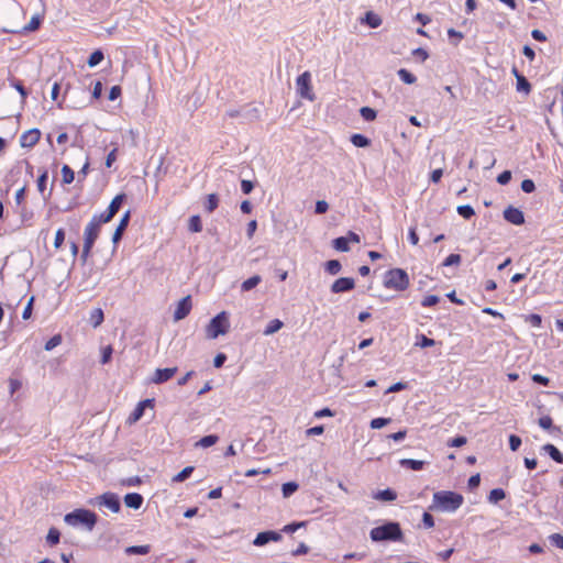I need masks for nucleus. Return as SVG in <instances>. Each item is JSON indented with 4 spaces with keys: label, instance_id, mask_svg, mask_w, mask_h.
<instances>
[{
    "label": "nucleus",
    "instance_id": "nucleus-1",
    "mask_svg": "<svg viewBox=\"0 0 563 563\" xmlns=\"http://www.w3.org/2000/svg\"><path fill=\"white\" fill-rule=\"evenodd\" d=\"M464 501L461 494L451 490H440L433 494L431 510H441L453 512L459 509Z\"/></svg>",
    "mask_w": 563,
    "mask_h": 563
},
{
    "label": "nucleus",
    "instance_id": "nucleus-2",
    "mask_svg": "<svg viewBox=\"0 0 563 563\" xmlns=\"http://www.w3.org/2000/svg\"><path fill=\"white\" fill-rule=\"evenodd\" d=\"M369 537L374 542L401 541L404 533L398 522H387L383 526L373 528L369 531Z\"/></svg>",
    "mask_w": 563,
    "mask_h": 563
},
{
    "label": "nucleus",
    "instance_id": "nucleus-3",
    "mask_svg": "<svg viewBox=\"0 0 563 563\" xmlns=\"http://www.w3.org/2000/svg\"><path fill=\"white\" fill-rule=\"evenodd\" d=\"M64 520L71 527L84 526L87 530L91 531L97 523L98 517L93 511L79 508L65 515Z\"/></svg>",
    "mask_w": 563,
    "mask_h": 563
},
{
    "label": "nucleus",
    "instance_id": "nucleus-4",
    "mask_svg": "<svg viewBox=\"0 0 563 563\" xmlns=\"http://www.w3.org/2000/svg\"><path fill=\"white\" fill-rule=\"evenodd\" d=\"M410 285V279L406 271L401 268H391L385 273L384 287L396 291H404Z\"/></svg>",
    "mask_w": 563,
    "mask_h": 563
},
{
    "label": "nucleus",
    "instance_id": "nucleus-5",
    "mask_svg": "<svg viewBox=\"0 0 563 563\" xmlns=\"http://www.w3.org/2000/svg\"><path fill=\"white\" fill-rule=\"evenodd\" d=\"M230 321L228 313L225 311H221L216 317H213L208 325L206 327V335L210 340L217 339L219 335H224L229 332Z\"/></svg>",
    "mask_w": 563,
    "mask_h": 563
},
{
    "label": "nucleus",
    "instance_id": "nucleus-6",
    "mask_svg": "<svg viewBox=\"0 0 563 563\" xmlns=\"http://www.w3.org/2000/svg\"><path fill=\"white\" fill-rule=\"evenodd\" d=\"M100 227H101V224H99L97 222V219H93V218L86 225L85 231H84V247H82V257L84 258L89 256V254L93 247V244L99 236Z\"/></svg>",
    "mask_w": 563,
    "mask_h": 563
},
{
    "label": "nucleus",
    "instance_id": "nucleus-7",
    "mask_svg": "<svg viewBox=\"0 0 563 563\" xmlns=\"http://www.w3.org/2000/svg\"><path fill=\"white\" fill-rule=\"evenodd\" d=\"M296 86L298 93L302 98L311 101L314 99V95L311 88V75L309 71H305L300 76H298L296 80Z\"/></svg>",
    "mask_w": 563,
    "mask_h": 563
},
{
    "label": "nucleus",
    "instance_id": "nucleus-8",
    "mask_svg": "<svg viewBox=\"0 0 563 563\" xmlns=\"http://www.w3.org/2000/svg\"><path fill=\"white\" fill-rule=\"evenodd\" d=\"M97 505L107 507L112 512H119L121 505L119 497L113 493H104L96 498Z\"/></svg>",
    "mask_w": 563,
    "mask_h": 563
},
{
    "label": "nucleus",
    "instance_id": "nucleus-9",
    "mask_svg": "<svg viewBox=\"0 0 563 563\" xmlns=\"http://www.w3.org/2000/svg\"><path fill=\"white\" fill-rule=\"evenodd\" d=\"M41 139V131L38 129H31L22 133L20 136V145L22 147H33Z\"/></svg>",
    "mask_w": 563,
    "mask_h": 563
},
{
    "label": "nucleus",
    "instance_id": "nucleus-10",
    "mask_svg": "<svg viewBox=\"0 0 563 563\" xmlns=\"http://www.w3.org/2000/svg\"><path fill=\"white\" fill-rule=\"evenodd\" d=\"M192 303H191V297L186 296L184 297L177 305L175 312H174V319L176 321L185 319L191 311Z\"/></svg>",
    "mask_w": 563,
    "mask_h": 563
},
{
    "label": "nucleus",
    "instance_id": "nucleus-11",
    "mask_svg": "<svg viewBox=\"0 0 563 563\" xmlns=\"http://www.w3.org/2000/svg\"><path fill=\"white\" fill-rule=\"evenodd\" d=\"M504 218L506 221L515 225H521L525 223L523 212L512 206H509L504 210Z\"/></svg>",
    "mask_w": 563,
    "mask_h": 563
},
{
    "label": "nucleus",
    "instance_id": "nucleus-12",
    "mask_svg": "<svg viewBox=\"0 0 563 563\" xmlns=\"http://www.w3.org/2000/svg\"><path fill=\"white\" fill-rule=\"evenodd\" d=\"M178 368L175 367H168V368H157L153 376H152V383L154 384H163L174 377V375L177 373Z\"/></svg>",
    "mask_w": 563,
    "mask_h": 563
},
{
    "label": "nucleus",
    "instance_id": "nucleus-13",
    "mask_svg": "<svg viewBox=\"0 0 563 563\" xmlns=\"http://www.w3.org/2000/svg\"><path fill=\"white\" fill-rule=\"evenodd\" d=\"M355 282L351 277H340L331 286V291L334 294L345 292L354 289Z\"/></svg>",
    "mask_w": 563,
    "mask_h": 563
},
{
    "label": "nucleus",
    "instance_id": "nucleus-14",
    "mask_svg": "<svg viewBox=\"0 0 563 563\" xmlns=\"http://www.w3.org/2000/svg\"><path fill=\"white\" fill-rule=\"evenodd\" d=\"M280 534L275 531H264L260 532L256 538L253 541V544L256 547L265 545L266 543L271 541H278L280 540Z\"/></svg>",
    "mask_w": 563,
    "mask_h": 563
},
{
    "label": "nucleus",
    "instance_id": "nucleus-15",
    "mask_svg": "<svg viewBox=\"0 0 563 563\" xmlns=\"http://www.w3.org/2000/svg\"><path fill=\"white\" fill-rule=\"evenodd\" d=\"M130 211L128 210L124 216L121 218L114 233H113V236H112V241L113 243H118L121 238H122V234L123 232L125 231V229L128 228L129 225V221H130Z\"/></svg>",
    "mask_w": 563,
    "mask_h": 563
},
{
    "label": "nucleus",
    "instance_id": "nucleus-16",
    "mask_svg": "<svg viewBox=\"0 0 563 563\" xmlns=\"http://www.w3.org/2000/svg\"><path fill=\"white\" fill-rule=\"evenodd\" d=\"M124 504L129 508L139 509L143 504V497L139 493H129L124 496Z\"/></svg>",
    "mask_w": 563,
    "mask_h": 563
},
{
    "label": "nucleus",
    "instance_id": "nucleus-17",
    "mask_svg": "<svg viewBox=\"0 0 563 563\" xmlns=\"http://www.w3.org/2000/svg\"><path fill=\"white\" fill-rule=\"evenodd\" d=\"M400 465L407 467L412 471H420L427 464L424 461L412 460V459H402L400 460Z\"/></svg>",
    "mask_w": 563,
    "mask_h": 563
},
{
    "label": "nucleus",
    "instance_id": "nucleus-18",
    "mask_svg": "<svg viewBox=\"0 0 563 563\" xmlns=\"http://www.w3.org/2000/svg\"><path fill=\"white\" fill-rule=\"evenodd\" d=\"M104 320V314L101 308H96L90 312L89 322L93 328L99 327Z\"/></svg>",
    "mask_w": 563,
    "mask_h": 563
},
{
    "label": "nucleus",
    "instance_id": "nucleus-19",
    "mask_svg": "<svg viewBox=\"0 0 563 563\" xmlns=\"http://www.w3.org/2000/svg\"><path fill=\"white\" fill-rule=\"evenodd\" d=\"M374 498L383 501H393L397 498V494L393 489L386 488L384 490L377 492L374 495Z\"/></svg>",
    "mask_w": 563,
    "mask_h": 563
},
{
    "label": "nucleus",
    "instance_id": "nucleus-20",
    "mask_svg": "<svg viewBox=\"0 0 563 563\" xmlns=\"http://www.w3.org/2000/svg\"><path fill=\"white\" fill-rule=\"evenodd\" d=\"M219 206V197L217 194H210L205 201V209L207 212H213Z\"/></svg>",
    "mask_w": 563,
    "mask_h": 563
},
{
    "label": "nucleus",
    "instance_id": "nucleus-21",
    "mask_svg": "<svg viewBox=\"0 0 563 563\" xmlns=\"http://www.w3.org/2000/svg\"><path fill=\"white\" fill-rule=\"evenodd\" d=\"M47 179H48V172H47V169L44 168L41 170V174L38 175L37 180H36L37 190L44 197H45V191H46Z\"/></svg>",
    "mask_w": 563,
    "mask_h": 563
},
{
    "label": "nucleus",
    "instance_id": "nucleus-22",
    "mask_svg": "<svg viewBox=\"0 0 563 563\" xmlns=\"http://www.w3.org/2000/svg\"><path fill=\"white\" fill-rule=\"evenodd\" d=\"M261 280H262V278H261L260 275H254V276L247 278L241 285L242 291H250V290H252L253 288H255L261 283Z\"/></svg>",
    "mask_w": 563,
    "mask_h": 563
},
{
    "label": "nucleus",
    "instance_id": "nucleus-23",
    "mask_svg": "<svg viewBox=\"0 0 563 563\" xmlns=\"http://www.w3.org/2000/svg\"><path fill=\"white\" fill-rule=\"evenodd\" d=\"M548 454L558 463H563V454L559 451V449L553 444H545L543 448Z\"/></svg>",
    "mask_w": 563,
    "mask_h": 563
},
{
    "label": "nucleus",
    "instance_id": "nucleus-24",
    "mask_svg": "<svg viewBox=\"0 0 563 563\" xmlns=\"http://www.w3.org/2000/svg\"><path fill=\"white\" fill-rule=\"evenodd\" d=\"M150 551H151V545H148V544L131 545L125 549V553L130 554V555L131 554L145 555V554L150 553Z\"/></svg>",
    "mask_w": 563,
    "mask_h": 563
},
{
    "label": "nucleus",
    "instance_id": "nucleus-25",
    "mask_svg": "<svg viewBox=\"0 0 563 563\" xmlns=\"http://www.w3.org/2000/svg\"><path fill=\"white\" fill-rule=\"evenodd\" d=\"M506 498V493L503 488H494L490 490L487 499L490 504H497Z\"/></svg>",
    "mask_w": 563,
    "mask_h": 563
},
{
    "label": "nucleus",
    "instance_id": "nucleus-26",
    "mask_svg": "<svg viewBox=\"0 0 563 563\" xmlns=\"http://www.w3.org/2000/svg\"><path fill=\"white\" fill-rule=\"evenodd\" d=\"M60 173H62V183L64 185H69L74 181L75 173L68 165H64L62 167Z\"/></svg>",
    "mask_w": 563,
    "mask_h": 563
},
{
    "label": "nucleus",
    "instance_id": "nucleus-27",
    "mask_svg": "<svg viewBox=\"0 0 563 563\" xmlns=\"http://www.w3.org/2000/svg\"><path fill=\"white\" fill-rule=\"evenodd\" d=\"M125 199L124 194L117 195L110 202L108 209L110 210V213L117 214V212L120 210L123 201Z\"/></svg>",
    "mask_w": 563,
    "mask_h": 563
},
{
    "label": "nucleus",
    "instance_id": "nucleus-28",
    "mask_svg": "<svg viewBox=\"0 0 563 563\" xmlns=\"http://www.w3.org/2000/svg\"><path fill=\"white\" fill-rule=\"evenodd\" d=\"M188 230L194 233L202 231V222L199 216H191L189 218Z\"/></svg>",
    "mask_w": 563,
    "mask_h": 563
},
{
    "label": "nucleus",
    "instance_id": "nucleus-29",
    "mask_svg": "<svg viewBox=\"0 0 563 563\" xmlns=\"http://www.w3.org/2000/svg\"><path fill=\"white\" fill-rule=\"evenodd\" d=\"M284 323L279 319H273L269 321L267 327L264 330L265 335L274 334L283 328Z\"/></svg>",
    "mask_w": 563,
    "mask_h": 563
},
{
    "label": "nucleus",
    "instance_id": "nucleus-30",
    "mask_svg": "<svg viewBox=\"0 0 563 563\" xmlns=\"http://www.w3.org/2000/svg\"><path fill=\"white\" fill-rule=\"evenodd\" d=\"M332 244H333V247L340 252H347L350 250L349 239L345 236H340V238L334 239Z\"/></svg>",
    "mask_w": 563,
    "mask_h": 563
},
{
    "label": "nucleus",
    "instance_id": "nucleus-31",
    "mask_svg": "<svg viewBox=\"0 0 563 563\" xmlns=\"http://www.w3.org/2000/svg\"><path fill=\"white\" fill-rule=\"evenodd\" d=\"M351 142H352V144H353L354 146H356V147H366V146H368V145H369V143H371V142H369V139H367L365 135H363V134H358V133L353 134V135L351 136Z\"/></svg>",
    "mask_w": 563,
    "mask_h": 563
},
{
    "label": "nucleus",
    "instance_id": "nucleus-32",
    "mask_svg": "<svg viewBox=\"0 0 563 563\" xmlns=\"http://www.w3.org/2000/svg\"><path fill=\"white\" fill-rule=\"evenodd\" d=\"M195 467L194 466H186L183 471H180L178 474H176L174 477H173V482L174 483H180V482H184L186 481L187 478L190 477V475L192 474Z\"/></svg>",
    "mask_w": 563,
    "mask_h": 563
},
{
    "label": "nucleus",
    "instance_id": "nucleus-33",
    "mask_svg": "<svg viewBox=\"0 0 563 563\" xmlns=\"http://www.w3.org/2000/svg\"><path fill=\"white\" fill-rule=\"evenodd\" d=\"M144 410L145 408L142 405L137 404L134 410L129 416L128 422L135 423L136 421H139L143 417Z\"/></svg>",
    "mask_w": 563,
    "mask_h": 563
},
{
    "label": "nucleus",
    "instance_id": "nucleus-34",
    "mask_svg": "<svg viewBox=\"0 0 563 563\" xmlns=\"http://www.w3.org/2000/svg\"><path fill=\"white\" fill-rule=\"evenodd\" d=\"M397 74L405 84L412 85L417 80L416 76L405 68L399 69Z\"/></svg>",
    "mask_w": 563,
    "mask_h": 563
},
{
    "label": "nucleus",
    "instance_id": "nucleus-35",
    "mask_svg": "<svg viewBox=\"0 0 563 563\" xmlns=\"http://www.w3.org/2000/svg\"><path fill=\"white\" fill-rule=\"evenodd\" d=\"M9 81L11 87H13L20 93L22 100L24 101L27 98V91L22 85V81L15 78H11Z\"/></svg>",
    "mask_w": 563,
    "mask_h": 563
},
{
    "label": "nucleus",
    "instance_id": "nucleus-36",
    "mask_svg": "<svg viewBox=\"0 0 563 563\" xmlns=\"http://www.w3.org/2000/svg\"><path fill=\"white\" fill-rule=\"evenodd\" d=\"M218 440H219V437L216 434L206 435L197 442V445L202 446V448H209V446L214 445L218 442Z\"/></svg>",
    "mask_w": 563,
    "mask_h": 563
},
{
    "label": "nucleus",
    "instance_id": "nucleus-37",
    "mask_svg": "<svg viewBox=\"0 0 563 563\" xmlns=\"http://www.w3.org/2000/svg\"><path fill=\"white\" fill-rule=\"evenodd\" d=\"M59 90H60V85L58 82H54V85L52 87V91H51V97H52V100L57 102V107L59 109H63V103H64L65 98L64 97L62 99L58 98Z\"/></svg>",
    "mask_w": 563,
    "mask_h": 563
},
{
    "label": "nucleus",
    "instance_id": "nucleus-38",
    "mask_svg": "<svg viewBox=\"0 0 563 563\" xmlns=\"http://www.w3.org/2000/svg\"><path fill=\"white\" fill-rule=\"evenodd\" d=\"M60 532L56 528H51L46 536V542L53 547L59 542Z\"/></svg>",
    "mask_w": 563,
    "mask_h": 563
},
{
    "label": "nucleus",
    "instance_id": "nucleus-39",
    "mask_svg": "<svg viewBox=\"0 0 563 563\" xmlns=\"http://www.w3.org/2000/svg\"><path fill=\"white\" fill-rule=\"evenodd\" d=\"M103 57H104L103 53L100 49L92 52L87 62L88 66L89 67L97 66L98 64H100L102 62Z\"/></svg>",
    "mask_w": 563,
    "mask_h": 563
},
{
    "label": "nucleus",
    "instance_id": "nucleus-40",
    "mask_svg": "<svg viewBox=\"0 0 563 563\" xmlns=\"http://www.w3.org/2000/svg\"><path fill=\"white\" fill-rule=\"evenodd\" d=\"M517 90L529 93L531 91V85L525 76H517Z\"/></svg>",
    "mask_w": 563,
    "mask_h": 563
},
{
    "label": "nucleus",
    "instance_id": "nucleus-41",
    "mask_svg": "<svg viewBox=\"0 0 563 563\" xmlns=\"http://www.w3.org/2000/svg\"><path fill=\"white\" fill-rule=\"evenodd\" d=\"M342 266L338 260H330L325 263V271L331 275H336Z\"/></svg>",
    "mask_w": 563,
    "mask_h": 563
},
{
    "label": "nucleus",
    "instance_id": "nucleus-42",
    "mask_svg": "<svg viewBox=\"0 0 563 563\" xmlns=\"http://www.w3.org/2000/svg\"><path fill=\"white\" fill-rule=\"evenodd\" d=\"M41 22H42V20L38 15L32 16L31 20L29 21V23L26 25H24V27H23L24 32L36 31L40 27Z\"/></svg>",
    "mask_w": 563,
    "mask_h": 563
},
{
    "label": "nucleus",
    "instance_id": "nucleus-43",
    "mask_svg": "<svg viewBox=\"0 0 563 563\" xmlns=\"http://www.w3.org/2000/svg\"><path fill=\"white\" fill-rule=\"evenodd\" d=\"M457 213L464 219H470L475 214V211L470 205H463L457 207Z\"/></svg>",
    "mask_w": 563,
    "mask_h": 563
},
{
    "label": "nucleus",
    "instance_id": "nucleus-44",
    "mask_svg": "<svg viewBox=\"0 0 563 563\" xmlns=\"http://www.w3.org/2000/svg\"><path fill=\"white\" fill-rule=\"evenodd\" d=\"M360 113L365 121H374L376 119V111L369 107L361 108Z\"/></svg>",
    "mask_w": 563,
    "mask_h": 563
},
{
    "label": "nucleus",
    "instance_id": "nucleus-45",
    "mask_svg": "<svg viewBox=\"0 0 563 563\" xmlns=\"http://www.w3.org/2000/svg\"><path fill=\"white\" fill-rule=\"evenodd\" d=\"M65 242V230L63 228H59L55 233L54 239V247L55 250H59Z\"/></svg>",
    "mask_w": 563,
    "mask_h": 563
},
{
    "label": "nucleus",
    "instance_id": "nucleus-46",
    "mask_svg": "<svg viewBox=\"0 0 563 563\" xmlns=\"http://www.w3.org/2000/svg\"><path fill=\"white\" fill-rule=\"evenodd\" d=\"M114 216H115L114 213H110V210H109V209H107L103 213L98 214V216L96 214V216H93L92 218H93V219H97V222H98L99 224H102V223H108V222H110V221L113 219V217H114Z\"/></svg>",
    "mask_w": 563,
    "mask_h": 563
},
{
    "label": "nucleus",
    "instance_id": "nucleus-47",
    "mask_svg": "<svg viewBox=\"0 0 563 563\" xmlns=\"http://www.w3.org/2000/svg\"><path fill=\"white\" fill-rule=\"evenodd\" d=\"M366 21L371 27H378L382 24V19L372 12L366 14Z\"/></svg>",
    "mask_w": 563,
    "mask_h": 563
},
{
    "label": "nucleus",
    "instance_id": "nucleus-48",
    "mask_svg": "<svg viewBox=\"0 0 563 563\" xmlns=\"http://www.w3.org/2000/svg\"><path fill=\"white\" fill-rule=\"evenodd\" d=\"M434 344H435V341L433 339L427 338L424 334L419 335L418 342L416 343V345H418L420 347H430V346H433Z\"/></svg>",
    "mask_w": 563,
    "mask_h": 563
},
{
    "label": "nucleus",
    "instance_id": "nucleus-49",
    "mask_svg": "<svg viewBox=\"0 0 563 563\" xmlns=\"http://www.w3.org/2000/svg\"><path fill=\"white\" fill-rule=\"evenodd\" d=\"M62 343V336L56 334L45 343V350L51 351Z\"/></svg>",
    "mask_w": 563,
    "mask_h": 563
},
{
    "label": "nucleus",
    "instance_id": "nucleus-50",
    "mask_svg": "<svg viewBox=\"0 0 563 563\" xmlns=\"http://www.w3.org/2000/svg\"><path fill=\"white\" fill-rule=\"evenodd\" d=\"M439 300H440V298L438 296L428 295L422 299L421 306L422 307H432V306H435L439 302Z\"/></svg>",
    "mask_w": 563,
    "mask_h": 563
},
{
    "label": "nucleus",
    "instance_id": "nucleus-51",
    "mask_svg": "<svg viewBox=\"0 0 563 563\" xmlns=\"http://www.w3.org/2000/svg\"><path fill=\"white\" fill-rule=\"evenodd\" d=\"M552 545L563 550V536L560 533H553L549 537Z\"/></svg>",
    "mask_w": 563,
    "mask_h": 563
},
{
    "label": "nucleus",
    "instance_id": "nucleus-52",
    "mask_svg": "<svg viewBox=\"0 0 563 563\" xmlns=\"http://www.w3.org/2000/svg\"><path fill=\"white\" fill-rule=\"evenodd\" d=\"M461 256L459 254H450L444 261L443 266L459 265L461 263Z\"/></svg>",
    "mask_w": 563,
    "mask_h": 563
},
{
    "label": "nucleus",
    "instance_id": "nucleus-53",
    "mask_svg": "<svg viewBox=\"0 0 563 563\" xmlns=\"http://www.w3.org/2000/svg\"><path fill=\"white\" fill-rule=\"evenodd\" d=\"M298 488V485L296 483L289 482L283 485V494L285 497L290 496L294 494Z\"/></svg>",
    "mask_w": 563,
    "mask_h": 563
},
{
    "label": "nucleus",
    "instance_id": "nucleus-54",
    "mask_svg": "<svg viewBox=\"0 0 563 563\" xmlns=\"http://www.w3.org/2000/svg\"><path fill=\"white\" fill-rule=\"evenodd\" d=\"M539 426L544 430H550L553 426V420L550 416H543L539 418Z\"/></svg>",
    "mask_w": 563,
    "mask_h": 563
},
{
    "label": "nucleus",
    "instance_id": "nucleus-55",
    "mask_svg": "<svg viewBox=\"0 0 563 563\" xmlns=\"http://www.w3.org/2000/svg\"><path fill=\"white\" fill-rule=\"evenodd\" d=\"M467 442V439L465 437H455L453 439H451L449 442H448V445L449 446H452V448H460L464 444H466Z\"/></svg>",
    "mask_w": 563,
    "mask_h": 563
},
{
    "label": "nucleus",
    "instance_id": "nucleus-56",
    "mask_svg": "<svg viewBox=\"0 0 563 563\" xmlns=\"http://www.w3.org/2000/svg\"><path fill=\"white\" fill-rule=\"evenodd\" d=\"M527 321L534 328L541 327L542 318L540 314L531 313L527 317Z\"/></svg>",
    "mask_w": 563,
    "mask_h": 563
},
{
    "label": "nucleus",
    "instance_id": "nucleus-57",
    "mask_svg": "<svg viewBox=\"0 0 563 563\" xmlns=\"http://www.w3.org/2000/svg\"><path fill=\"white\" fill-rule=\"evenodd\" d=\"M390 419L388 418H375L371 421V428L372 429H380L384 426H386Z\"/></svg>",
    "mask_w": 563,
    "mask_h": 563
},
{
    "label": "nucleus",
    "instance_id": "nucleus-58",
    "mask_svg": "<svg viewBox=\"0 0 563 563\" xmlns=\"http://www.w3.org/2000/svg\"><path fill=\"white\" fill-rule=\"evenodd\" d=\"M521 189H522V191H525L527 194H530V192H533L536 190V185H534L533 180L525 179L521 183Z\"/></svg>",
    "mask_w": 563,
    "mask_h": 563
},
{
    "label": "nucleus",
    "instance_id": "nucleus-59",
    "mask_svg": "<svg viewBox=\"0 0 563 563\" xmlns=\"http://www.w3.org/2000/svg\"><path fill=\"white\" fill-rule=\"evenodd\" d=\"M521 445V439L516 435V434H511L509 437V446H510V450L511 451H517L519 449V446Z\"/></svg>",
    "mask_w": 563,
    "mask_h": 563
},
{
    "label": "nucleus",
    "instance_id": "nucleus-60",
    "mask_svg": "<svg viewBox=\"0 0 563 563\" xmlns=\"http://www.w3.org/2000/svg\"><path fill=\"white\" fill-rule=\"evenodd\" d=\"M422 522L427 529H431L434 527V519H433L432 515L427 511L423 512V515H422Z\"/></svg>",
    "mask_w": 563,
    "mask_h": 563
},
{
    "label": "nucleus",
    "instance_id": "nucleus-61",
    "mask_svg": "<svg viewBox=\"0 0 563 563\" xmlns=\"http://www.w3.org/2000/svg\"><path fill=\"white\" fill-rule=\"evenodd\" d=\"M25 191H26V186H23L19 190H16L14 198H15V203L18 206L23 205L24 199H25Z\"/></svg>",
    "mask_w": 563,
    "mask_h": 563
},
{
    "label": "nucleus",
    "instance_id": "nucleus-62",
    "mask_svg": "<svg viewBox=\"0 0 563 563\" xmlns=\"http://www.w3.org/2000/svg\"><path fill=\"white\" fill-rule=\"evenodd\" d=\"M122 93V89L120 86H113L111 87L109 91V100L114 101L117 100Z\"/></svg>",
    "mask_w": 563,
    "mask_h": 563
},
{
    "label": "nucleus",
    "instance_id": "nucleus-63",
    "mask_svg": "<svg viewBox=\"0 0 563 563\" xmlns=\"http://www.w3.org/2000/svg\"><path fill=\"white\" fill-rule=\"evenodd\" d=\"M511 179V173L509 170H505L501 174L498 175L497 177V181L500 184V185H506L509 183V180Z\"/></svg>",
    "mask_w": 563,
    "mask_h": 563
},
{
    "label": "nucleus",
    "instance_id": "nucleus-64",
    "mask_svg": "<svg viewBox=\"0 0 563 563\" xmlns=\"http://www.w3.org/2000/svg\"><path fill=\"white\" fill-rule=\"evenodd\" d=\"M481 483V476L479 474H474L468 478L467 485L471 489H474L479 486Z\"/></svg>",
    "mask_w": 563,
    "mask_h": 563
}]
</instances>
